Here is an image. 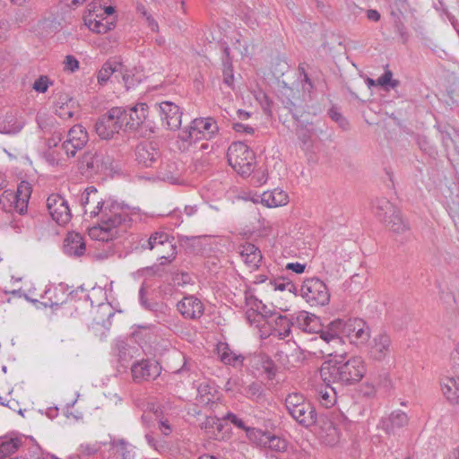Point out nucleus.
Returning a JSON list of instances; mask_svg holds the SVG:
<instances>
[{"instance_id":"obj_12","label":"nucleus","mask_w":459,"mask_h":459,"mask_svg":"<svg viewBox=\"0 0 459 459\" xmlns=\"http://www.w3.org/2000/svg\"><path fill=\"white\" fill-rule=\"evenodd\" d=\"M88 140V134L82 126L75 125L68 131L61 148L67 157H74L76 152L86 145Z\"/></svg>"},{"instance_id":"obj_63","label":"nucleus","mask_w":459,"mask_h":459,"mask_svg":"<svg viewBox=\"0 0 459 459\" xmlns=\"http://www.w3.org/2000/svg\"><path fill=\"white\" fill-rule=\"evenodd\" d=\"M297 134L303 145H307L310 142L311 133L308 130H301Z\"/></svg>"},{"instance_id":"obj_47","label":"nucleus","mask_w":459,"mask_h":459,"mask_svg":"<svg viewBox=\"0 0 459 459\" xmlns=\"http://www.w3.org/2000/svg\"><path fill=\"white\" fill-rule=\"evenodd\" d=\"M247 394L249 398L258 402L264 399V388L258 383H252L247 388Z\"/></svg>"},{"instance_id":"obj_61","label":"nucleus","mask_w":459,"mask_h":459,"mask_svg":"<svg viewBox=\"0 0 459 459\" xmlns=\"http://www.w3.org/2000/svg\"><path fill=\"white\" fill-rule=\"evenodd\" d=\"M143 18L145 19V22L152 31H153V32L159 31L158 22L152 17V15L151 13L147 14Z\"/></svg>"},{"instance_id":"obj_17","label":"nucleus","mask_w":459,"mask_h":459,"mask_svg":"<svg viewBox=\"0 0 459 459\" xmlns=\"http://www.w3.org/2000/svg\"><path fill=\"white\" fill-rule=\"evenodd\" d=\"M160 157V152L153 143H141L135 148V160L145 168L153 167L158 162Z\"/></svg>"},{"instance_id":"obj_56","label":"nucleus","mask_w":459,"mask_h":459,"mask_svg":"<svg viewBox=\"0 0 459 459\" xmlns=\"http://www.w3.org/2000/svg\"><path fill=\"white\" fill-rule=\"evenodd\" d=\"M65 70L74 72L79 68L78 60L73 56H66L65 60L64 62Z\"/></svg>"},{"instance_id":"obj_32","label":"nucleus","mask_w":459,"mask_h":459,"mask_svg":"<svg viewBox=\"0 0 459 459\" xmlns=\"http://www.w3.org/2000/svg\"><path fill=\"white\" fill-rule=\"evenodd\" d=\"M273 331L283 339L290 334L291 326H295L294 316L289 318L286 316L279 315L275 317Z\"/></svg>"},{"instance_id":"obj_28","label":"nucleus","mask_w":459,"mask_h":459,"mask_svg":"<svg viewBox=\"0 0 459 459\" xmlns=\"http://www.w3.org/2000/svg\"><path fill=\"white\" fill-rule=\"evenodd\" d=\"M26 439L24 437H4L0 438V459L15 453Z\"/></svg>"},{"instance_id":"obj_43","label":"nucleus","mask_w":459,"mask_h":459,"mask_svg":"<svg viewBox=\"0 0 459 459\" xmlns=\"http://www.w3.org/2000/svg\"><path fill=\"white\" fill-rule=\"evenodd\" d=\"M286 199V195L282 194L281 192L277 193L274 191L272 194H269L268 195H264L263 201H264L267 204V206L269 207H276L284 204Z\"/></svg>"},{"instance_id":"obj_27","label":"nucleus","mask_w":459,"mask_h":459,"mask_svg":"<svg viewBox=\"0 0 459 459\" xmlns=\"http://www.w3.org/2000/svg\"><path fill=\"white\" fill-rule=\"evenodd\" d=\"M31 194V187L29 183L22 182L15 194L14 208L20 214L27 212L29 199Z\"/></svg>"},{"instance_id":"obj_55","label":"nucleus","mask_w":459,"mask_h":459,"mask_svg":"<svg viewBox=\"0 0 459 459\" xmlns=\"http://www.w3.org/2000/svg\"><path fill=\"white\" fill-rule=\"evenodd\" d=\"M224 420L230 421L234 426L240 429H246V424L243 420L239 419L236 414L228 412L224 417Z\"/></svg>"},{"instance_id":"obj_14","label":"nucleus","mask_w":459,"mask_h":459,"mask_svg":"<svg viewBox=\"0 0 459 459\" xmlns=\"http://www.w3.org/2000/svg\"><path fill=\"white\" fill-rule=\"evenodd\" d=\"M161 367L154 359H141L133 363L131 373L134 382L155 379L160 376Z\"/></svg>"},{"instance_id":"obj_42","label":"nucleus","mask_w":459,"mask_h":459,"mask_svg":"<svg viewBox=\"0 0 459 459\" xmlns=\"http://www.w3.org/2000/svg\"><path fill=\"white\" fill-rule=\"evenodd\" d=\"M377 83L378 86L385 87L388 90V88L394 89L398 87L400 82L393 79V73L390 70H386L380 77L377 78Z\"/></svg>"},{"instance_id":"obj_36","label":"nucleus","mask_w":459,"mask_h":459,"mask_svg":"<svg viewBox=\"0 0 459 459\" xmlns=\"http://www.w3.org/2000/svg\"><path fill=\"white\" fill-rule=\"evenodd\" d=\"M86 24L91 30H92L96 33H102V34L107 33L108 31L111 30L115 27V24L113 22H109L106 19H100V20L89 19L86 22Z\"/></svg>"},{"instance_id":"obj_22","label":"nucleus","mask_w":459,"mask_h":459,"mask_svg":"<svg viewBox=\"0 0 459 459\" xmlns=\"http://www.w3.org/2000/svg\"><path fill=\"white\" fill-rule=\"evenodd\" d=\"M95 131L101 139L105 140L112 138L115 134L119 132L109 110L98 119L95 124Z\"/></svg>"},{"instance_id":"obj_52","label":"nucleus","mask_w":459,"mask_h":459,"mask_svg":"<svg viewBox=\"0 0 459 459\" xmlns=\"http://www.w3.org/2000/svg\"><path fill=\"white\" fill-rule=\"evenodd\" d=\"M223 82L230 88L233 87L234 74H233V69H232V66L230 64H224Z\"/></svg>"},{"instance_id":"obj_44","label":"nucleus","mask_w":459,"mask_h":459,"mask_svg":"<svg viewBox=\"0 0 459 459\" xmlns=\"http://www.w3.org/2000/svg\"><path fill=\"white\" fill-rule=\"evenodd\" d=\"M320 334L319 338L328 344H332L333 347L342 342V337L337 336V333H333L328 328L322 330L320 328L317 333Z\"/></svg>"},{"instance_id":"obj_37","label":"nucleus","mask_w":459,"mask_h":459,"mask_svg":"<svg viewBox=\"0 0 459 459\" xmlns=\"http://www.w3.org/2000/svg\"><path fill=\"white\" fill-rule=\"evenodd\" d=\"M387 224L390 230L397 234H401L409 230L408 224L403 220L400 211L397 210L388 220Z\"/></svg>"},{"instance_id":"obj_15","label":"nucleus","mask_w":459,"mask_h":459,"mask_svg":"<svg viewBox=\"0 0 459 459\" xmlns=\"http://www.w3.org/2000/svg\"><path fill=\"white\" fill-rule=\"evenodd\" d=\"M368 356L375 361H383L391 352L392 341L388 334L380 333L368 342Z\"/></svg>"},{"instance_id":"obj_62","label":"nucleus","mask_w":459,"mask_h":459,"mask_svg":"<svg viewBox=\"0 0 459 459\" xmlns=\"http://www.w3.org/2000/svg\"><path fill=\"white\" fill-rule=\"evenodd\" d=\"M306 265L300 263H289L286 265V269L291 270L296 273H302L305 271Z\"/></svg>"},{"instance_id":"obj_7","label":"nucleus","mask_w":459,"mask_h":459,"mask_svg":"<svg viewBox=\"0 0 459 459\" xmlns=\"http://www.w3.org/2000/svg\"><path fill=\"white\" fill-rule=\"evenodd\" d=\"M110 159L101 152L90 150L78 160V170L85 178H91L108 169Z\"/></svg>"},{"instance_id":"obj_41","label":"nucleus","mask_w":459,"mask_h":459,"mask_svg":"<svg viewBox=\"0 0 459 459\" xmlns=\"http://www.w3.org/2000/svg\"><path fill=\"white\" fill-rule=\"evenodd\" d=\"M319 401L322 405L331 407L336 402V391L333 387L325 386L319 391Z\"/></svg>"},{"instance_id":"obj_45","label":"nucleus","mask_w":459,"mask_h":459,"mask_svg":"<svg viewBox=\"0 0 459 459\" xmlns=\"http://www.w3.org/2000/svg\"><path fill=\"white\" fill-rule=\"evenodd\" d=\"M139 302L143 307L150 311H157L159 304L157 302H150L146 298V289L144 284H142L139 290Z\"/></svg>"},{"instance_id":"obj_4","label":"nucleus","mask_w":459,"mask_h":459,"mask_svg":"<svg viewBox=\"0 0 459 459\" xmlns=\"http://www.w3.org/2000/svg\"><path fill=\"white\" fill-rule=\"evenodd\" d=\"M219 131L217 123L212 117L195 118L179 134L178 138L189 144L201 140L212 139Z\"/></svg>"},{"instance_id":"obj_18","label":"nucleus","mask_w":459,"mask_h":459,"mask_svg":"<svg viewBox=\"0 0 459 459\" xmlns=\"http://www.w3.org/2000/svg\"><path fill=\"white\" fill-rule=\"evenodd\" d=\"M177 308L183 317L186 319H198L204 311L202 301L193 295L185 296L177 304Z\"/></svg>"},{"instance_id":"obj_5","label":"nucleus","mask_w":459,"mask_h":459,"mask_svg":"<svg viewBox=\"0 0 459 459\" xmlns=\"http://www.w3.org/2000/svg\"><path fill=\"white\" fill-rule=\"evenodd\" d=\"M227 157L229 164L238 174L247 177L253 172L254 153L245 143H231L228 149Z\"/></svg>"},{"instance_id":"obj_31","label":"nucleus","mask_w":459,"mask_h":459,"mask_svg":"<svg viewBox=\"0 0 459 459\" xmlns=\"http://www.w3.org/2000/svg\"><path fill=\"white\" fill-rule=\"evenodd\" d=\"M217 350L221 361L226 365H241L244 360V357L241 354H237L231 351L227 343L221 342L218 345Z\"/></svg>"},{"instance_id":"obj_16","label":"nucleus","mask_w":459,"mask_h":459,"mask_svg":"<svg viewBox=\"0 0 459 459\" xmlns=\"http://www.w3.org/2000/svg\"><path fill=\"white\" fill-rule=\"evenodd\" d=\"M409 422L408 415L401 411L394 410L388 416L383 417L378 424L377 428L389 436L398 435L400 430L407 426Z\"/></svg>"},{"instance_id":"obj_10","label":"nucleus","mask_w":459,"mask_h":459,"mask_svg":"<svg viewBox=\"0 0 459 459\" xmlns=\"http://www.w3.org/2000/svg\"><path fill=\"white\" fill-rule=\"evenodd\" d=\"M154 108L167 129L173 131L179 129L183 112L178 105L171 101H162L156 103Z\"/></svg>"},{"instance_id":"obj_64","label":"nucleus","mask_w":459,"mask_h":459,"mask_svg":"<svg viewBox=\"0 0 459 459\" xmlns=\"http://www.w3.org/2000/svg\"><path fill=\"white\" fill-rule=\"evenodd\" d=\"M301 81L304 82V84L302 85L303 91L310 92L314 88V85L307 73H304V76Z\"/></svg>"},{"instance_id":"obj_54","label":"nucleus","mask_w":459,"mask_h":459,"mask_svg":"<svg viewBox=\"0 0 459 459\" xmlns=\"http://www.w3.org/2000/svg\"><path fill=\"white\" fill-rule=\"evenodd\" d=\"M100 449L98 444H82L79 448V452L82 455H91L97 453Z\"/></svg>"},{"instance_id":"obj_53","label":"nucleus","mask_w":459,"mask_h":459,"mask_svg":"<svg viewBox=\"0 0 459 459\" xmlns=\"http://www.w3.org/2000/svg\"><path fill=\"white\" fill-rule=\"evenodd\" d=\"M329 115H330V117L335 121L336 123H338V125L342 128V129H347L348 127V121L346 120L345 117H342V115L341 113H339L337 110L332 108L330 109L329 111Z\"/></svg>"},{"instance_id":"obj_20","label":"nucleus","mask_w":459,"mask_h":459,"mask_svg":"<svg viewBox=\"0 0 459 459\" xmlns=\"http://www.w3.org/2000/svg\"><path fill=\"white\" fill-rule=\"evenodd\" d=\"M55 113L63 120L72 118L78 109L77 102L66 93L60 94L54 105Z\"/></svg>"},{"instance_id":"obj_51","label":"nucleus","mask_w":459,"mask_h":459,"mask_svg":"<svg viewBox=\"0 0 459 459\" xmlns=\"http://www.w3.org/2000/svg\"><path fill=\"white\" fill-rule=\"evenodd\" d=\"M262 367H263V370L265 373L266 377L268 379L271 380V379H273L275 377L276 367H275L274 362L270 358H266L263 361Z\"/></svg>"},{"instance_id":"obj_19","label":"nucleus","mask_w":459,"mask_h":459,"mask_svg":"<svg viewBox=\"0 0 459 459\" xmlns=\"http://www.w3.org/2000/svg\"><path fill=\"white\" fill-rule=\"evenodd\" d=\"M258 446L268 448L275 453H284L288 449V441L279 436L271 434L268 431L256 430L254 432Z\"/></svg>"},{"instance_id":"obj_39","label":"nucleus","mask_w":459,"mask_h":459,"mask_svg":"<svg viewBox=\"0 0 459 459\" xmlns=\"http://www.w3.org/2000/svg\"><path fill=\"white\" fill-rule=\"evenodd\" d=\"M174 170V163H166L160 167L159 171V178L163 181L176 184L178 182L179 175L178 173H175Z\"/></svg>"},{"instance_id":"obj_2","label":"nucleus","mask_w":459,"mask_h":459,"mask_svg":"<svg viewBox=\"0 0 459 459\" xmlns=\"http://www.w3.org/2000/svg\"><path fill=\"white\" fill-rule=\"evenodd\" d=\"M367 371L362 357L352 356L347 359L345 352L335 354L325 361L321 367V376L325 382L351 385L359 382Z\"/></svg>"},{"instance_id":"obj_26","label":"nucleus","mask_w":459,"mask_h":459,"mask_svg":"<svg viewBox=\"0 0 459 459\" xmlns=\"http://www.w3.org/2000/svg\"><path fill=\"white\" fill-rule=\"evenodd\" d=\"M372 210L380 221L385 222L398 209L386 198L381 197L374 200Z\"/></svg>"},{"instance_id":"obj_24","label":"nucleus","mask_w":459,"mask_h":459,"mask_svg":"<svg viewBox=\"0 0 459 459\" xmlns=\"http://www.w3.org/2000/svg\"><path fill=\"white\" fill-rule=\"evenodd\" d=\"M239 254L244 263L250 269H257L262 261L261 250L251 243H245L239 247Z\"/></svg>"},{"instance_id":"obj_46","label":"nucleus","mask_w":459,"mask_h":459,"mask_svg":"<svg viewBox=\"0 0 459 459\" xmlns=\"http://www.w3.org/2000/svg\"><path fill=\"white\" fill-rule=\"evenodd\" d=\"M145 440L152 448H153L160 454L163 453L167 449L166 442L157 438L151 433H147L145 435Z\"/></svg>"},{"instance_id":"obj_35","label":"nucleus","mask_w":459,"mask_h":459,"mask_svg":"<svg viewBox=\"0 0 459 459\" xmlns=\"http://www.w3.org/2000/svg\"><path fill=\"white\" fill-rule=\"evenodd\" d=\"M151 410L153 411V414L155 416L156 420L158 421L159 429L161 431V433L164 436H169L172 432L173 428L170 424L169 418L164 415L163 408H155L154 405H152V408H151Z\"/></svg>"},{"instance_id":"obj_59","label":"nucleus","mask_w":459,"mask_h":459,"mask_svg":"<svg viewBox=\"0 0 459 459\" xmlns=\"http://www.w3.org/2000/svg\"><path fill=\"white\" fill-rule=\"evenodd\" d=\"M439 136H440V139H441V141L443 143V145L446 148H448V147H450L452 145L453 139H452L451 134L448 131L440 130L439 131Z\"/></svg>"},{"instance_id":"obj_50","label":"nucleus","mask_w":459,"mask_h":459,"mask_svg":"<svg viewBox=\"0 0 459 459\" xmlns=\"http://www.w3.org/2000/svg\"><path fill=\"white\" fill-rule=\"evenodd\" d=\"M344 326H346V321L342 319H336L332 321L328 325L327 328L333 333H337V336L343 335L344 333Z\"/></svg>"},{"instance_id":"obj_33","label":"nucleus","mask_w":459,"mask_h":459,"mask_svg":"<svg viewBox=\"0 0 459 459\" xmlns=\"http://www.w3.org/2000/svg\"><path fill=\"white\" fill-rule=\"evenodd\" d=\"M112 117L114 118L118 130H131V121L129 120V114L127 108L114 107L109 109Z\"/></svg>"},{"instance_id":"obj_21","label":"nucleus","mask_w":459,"mask_h":459,"mask_svg":"<svg viewBox=\"0 0 459 459\" xmlns=\"http://www.w3.org/2000/svg\"><path fill=\"white\" fill-rule=\"evenodd\" d=\"M294 322L295 326L302 332L308 333H317L321 327L319 318L314 314H309L306 311H300L295 315Z\"/></svg>"},{"instance_id":"obj_23","label":"nucleus","mask_w":459,"mask_h":459,"mask_svg":"<svg viewBox=\"0 0 459 459\" xmlns=\"http://www.w3.org/2000/svg\"><path fill=\"white\" fill-rule=\"evenodd\" d=\"M316 425L319 426V438L327 446H333L339 440V430L335 425L327 419H317Z\"/></svg>"},{"instance_id":"obj_34","label":"nucleus","mask_w":459,"mask_h":459,"mask_svg":"<svg viewBox=\"0 0 459 459\" xmlns=\"http://www.w3.org/2000/svg\"><path fill=\"white\" fill-rule=\"evenodd\" d=\"M23 127V123L18 122L14 116L7 115L3 121L0 122V133L6 134H16Z\"/></svg>"},{"instance_id":"obj_58","label":"nucleus","mask_w":459,"mask_h":459,"mask_svg":"<svg viewBox=\"0 0 459 459\" xmlns=\"http://www.w3.org/2000/svg\"><path fill=\"white\" fill-rule=\"evenodd\" d=\"M120 455L121 459H134L135 453L134 448L127 446H123L120 448Z\"/></svg>"},{"instance_id":"obj_40","label":"nucleus","mask_w":459,"mask_h":459,"mask_svg":"<svg viewBox=\"0 0 459 459\" xmlns=\"http://www.w3.org/2000/svg\"><path fill=\"white\" fill-rule=\"evenodd\" d=\"M98 195L99 193L95 186H89L82 193L80 204L84 208L85 214L88 212L86 206L98 201Z\"/></svg>"},{"instance_id":"obj_48","label":"nucleus","mask_w":459,"mask_h":459,"mask_svg":"<svg viewBox=\"0 0 459 459\" xmlns=\"http://www.w3.org/2000/svg\"><path fill=\"white\" fill-rule=\"evenodd\" d=\"M53 82L47 75H40L33 83L32 89L39 93H45Z\"/></svg>"},{"instance_id":"obj_9","label":"nucleus","mask_w":459,"mask_h":459,"mask_svg":"<svg viewBox=\"0 0 459 459\" xmlns=\"http://www.w3.org/2000/svg\"><path fill=\"white\" fill-rule=\"evenodd\" d=\"M451 368L455 377H447L441 383V388L446 399L455 404H459V342L451 352Z\"/></svg>"},{"instance_id":"obj_49","label":"nucleus","mask_w":459,"mask_h":459,"mask_svg":"<svg viewBox=\"0 0 459 459\" xmlns=\"http://www.w3.org/2000/svg\"><path fill=\"white\" fill-rule=\"evenodd\" d=\"M274 289L277 290H288L289 292L297 293L298 288L291 281H285L284 279L274 280Z\"/></svg>"},{"instance_id":"obj_11","label":"nucleus","mask_w":459,"mask_h":459,"mask_svg":"<svg viewBox=\"0 0 459 459\" xmlns=\"http://www.w3.org/2000/svg\"><path fill=\"white\" fill-rule=\"evenodd\" d=\"M343 336L356 345L366 344L370 339L369 325L360 318H350L346 320Z\"/></svg>"},{"instance_id":"obj_8","label":"nucleus","mask_w":459,"mask_h":459,"mask_svg":"<svg viewBox=\"0 0 459 459\" xmlns=\"http://www.w3.org/2000/svg\"><path fill=\"white\" fill-rule=\"evenodd\" d=\"M299 293L311 306H325L330 300L326 285L318 278L306 279L299 288Z\"/></svg>"},{"instance_id":"obj_13","label":"nucleus","mask_w":459,"mask_h":459,"mask_svg":"<svg viewBox=\"0 0 459 459\" xmlns=\"http://www.w3.org/2000/svg\"><path fill=\"white\" fill-rule=\"evenodd\" d=\"M47 208L52 219L59 225L70 221L72 214L67 201L60 195L52 194L47 199Z\"/></svg>"},{"instance_id":"obj_30","label":"nucleus","mask_w":459,"mask_h":459,"mask_svg":"<svg viewBox=\"0 0 459 459\" xmlns=\"http://www.w3.org/2000/svg\"><path fill=\"white\" fill-rule=\"evenodd\" d=\"M123 64L117 60L107 61L98 72L97 79L99 83H106L109 77L114 74L117 77V72H123Z\"/></svg>"},{"instance_id":"obj_3","label":"nucleus","mask_w":459,"mask_h":459,"mask_svg":"<svg viewBox=\"0 0 459 459\" xmlns=\"http://www.w3.org/2000/svg\"><path fill=\"white\" fill-rule=\"evenodd\" d=\"M289 415L300 426L308 429L317 422L315 407L301 393L289 394L284 400Z\"/></svg>"},{"instance_id":"obj_25","label":"nucleus","mask_w":459,"mask_h":459,"mask_svg":"<svg viewBox=\"0 0 459 459\" xmlns=\"http://www.w3.org/2000/svg\"><path fill=\"white\" fill-rule=\"evenodd\" d=\"M63 248L68 255L80 256L84 254L86 246L81 234L71 232L65 238Z\"/></svg>"},{"instance_id":"obj_57","label":"nucleus","mask_w":459,"mask_h":459,"mask_svg":"<svg viewBox=\"0 0 459 459\" xmlns=\"http://www.w3.org/2000/svg\"><path fill=\"white\" fill-rule=\"evenodd\" d=\"M122 71L123 72H117V77L121 76L123 82H125L126 87L127 89H129L131 86L134 85L133 79L130 76V74H128L127 68L124 65H123V70Z\"/></svg>"},{"instance_id":"obj_6","label":"nucleus","mask_w":459,"mask_h":459,"mask_svg":"<svg viewBox=\"0 0 459 459\" xmlns=\"http://www.w3.org/2000/svg\"><path fill=\"white\" fill-rule=\"evenodd\" d=\"M141 248L143 250H156L164 247L166 255H161L158 259L160 264L171 263L177 255V247L174 243V238L163 231L152 233L149 238L141 241Z\"/></svg>"},{"instance_id":"obj_60","label":"nucleus","mask_w":459,"mask_h":459,"mask_svg":"<svg viewBox=\"0 0 459 459\" xmlns=\"http://www.w3.org/2000/svg\"><path fill=\"white\" fill-rule=\"evenodd\" d=\"M233 129L238 132V133H247V134H254V128L247 126V125H244L242 123H234L233 124Z\"/></svg>"},{"instance_id":"obj_38","label":"nucleus","mask_w":459,"mask_h":459,"mask_svg":"<svg viewBox=\"0 0 459 459\" xmlns=\"http://www.w3.org/2000/svg\"><path fill=\"white\" fill-rule=\"evenodd\" d=\"M391 15L394 21V31L400 36L403 43H406L409 39V33L404 22L402 20V13L392 12Z\"/></svg>"},{"instance_id":"obj_29","label":"nucleus","mask_w":459,"mask_h":459,"mask_svg":"<svg viewBox=\"0 0 459 459\" xmlns=\"http://www.w3.org/2000/svg\"><path fill=\"white\" fill-rule=\"evenodd\" d=\"M147 109L148 106L145 103H138L133 107L127 108L129 120L131 121V130H136L145 122Z\"/></svg>"},{"instance_id":"obj_1","label":"nucleus","mask_w":459,"mask_h":459,"mask_svg":"<svg viewBox=\"0 0 459 459\" xmlns=\"http://www.w3.org/2000/svg\"><path fill=\"white\" fill-rule=\"evenodd\" d=\"M94 204L96 206L90 211V217L93 218L101 214V218L98 226L89 230L91 238L107 241L117 234V228L126 226L130 221L124 205L110 197L103 200L98 195V201H95Z\"/></svg>"}]
</instances>
